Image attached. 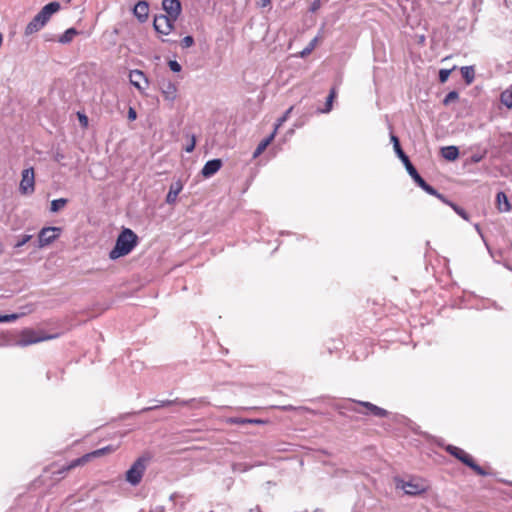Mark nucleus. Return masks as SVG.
I'll use <instances>...</instances> for the list:
<instances>
[{
	"label": "nucleus",
	"mask_w": 512,
	"mask_h": 512,
	"mask_svg": "<svg viewBox=\"0 0 512 512\" xmlns=\"http://www.w3.org/2000/svg\"><path fill=\"white\" fill-rule=\"evenodd\" d=\"M335 409L341 416L354 418L353 414H363L367 416H374L378 418H385L389 412L368 401H356L353 399H346L335 405Z\"/></svg>",
	"instance_id": "1"
},
{
	"label": "nucleus",
	"mask_w": 512,
	"mask_h": 512,
	"mask_svg": "<svg viewBox=\"0 0 512 512\" xmlns=\"http://www.w3.org/2000/svg\"><path fill=\"white\" fill-rule=\"evenodd\" d=\"M138 244L137 234L130 228H123L116 238L112 250L109 252V258L116 260L128 255Z\"/></svg>",
	"instance_id": "2"
},
{
	"label": "nucleus",
	"mask_w": 512,
	"mask_h": 512,
	"mask_svg": "<svg viewBox=\"0 0 512 512\" xmlns=\"http://www.w3.org/2000/svg\"><path fill=\"white\" fill-rule=\"evenodd\" d=\"M60 3L52 1L46 4L27 24L25 28V34L31 35L41 30L45 24L49 21L50 17L60 10Z\"/></svg>",
	"instance_id": "3"
},
{
	"label": "nucleus",
	"mask_w": 512,
	"mask_h": 512,
	"mask_svg": "<svg viewBox=\"0 0 512 512\" xmlns=\"http://www.w3.org/2000/svg\"><path fill=\"white\" fill-rule=\"evenodd\" d=\"M114 451V448L110 445L105 446L103 448L94 450L92 452L86 453L83 456L74 459L70 461L66 466L61 467L59 470L53 472L54 475H58L60 477H63L69 470L84 465L88 461H90L93 458L100 457L102 455H105L106 453Z\"/></svg>",
	"instance_id": "4"
},
{
	"label": "nucleus",
	"mask_w": 512,
	"mask_h": 512,
	"mask_svg": "<svg viewBox=\"0 0 512 512\" xmlns=\"http://www.w3.org/2000/svg\"><path fill=\"white\" fill-rule=\"evenodd\" d=\"M150 457L142 455L138 457L133 464L130 466V468L125 473V480L131 485V486H137L140 484L143 475L147 469L148 463H149Z\"/></svg>",
	"instance_id": "5"
},
{
	"label": "nucleus",
	"mask_w": 512,
	"mask_h": 512,
	"mask_svg": "<svg viewBox=\"0 0 512 512\" xmlns=\"http://www.w3.org/2000/svg\"><path fill=\"white\" fill-rule=\"evenodd\" d=\"M445 450L451 456L455 457L461 463H463L464 465L469 467L471 470H473L477 475H480V476L489 475V473L487 471H485L480 465H478L474 461L473 457L470 454L466 453L463 449L449 444L445 447Z\"/></svg>",
	"instance_id": "6"
},
{
	"label": "nucleus",
	"mask_w": 512,
	"mask_h": 512,
	"mask_svg": "<svg viewBox=\"0 0 512 512\" xmlns=\"http://www.w3.org/2000/svg\"><path fill=\"white\" fill-rule=\"evenodd\" d=\"M390 128V141L393 144V149L397 157L401 160L403 165L405 166L407 173L409 176L414 179L417 175H419L417 169L414 167V165L411 163L408 155L403 151L399 138L393 133L392 126H389Z\"/></svg>",
	"instance_id": "7"
},
{
	"label": "nucleus",
	"mask_w": 512,
	"mask_h": 512,
	"mask_svg": "<svg viewBox=\"0 0 512 512\" xmlns=\"http://www.w3.org/2000/svg\"><path fill=\"white\" fill-rule=\"evenodd\" d=\"M62 233L61 227L56 226H48L43 227L38 233V239L34 243V246L38 249L44 248L50 244H52L55 240H57Z\"/></svg>",
	"instance_id": "8"
},
{
	"label": "nucleus",
	"mask_w": 512,
	"mask_h": 512,
	"mask_svg": "<svg viewBox=\"0 0 512 512\" xmlns=\"http://www.w3.org/2000/svg\"><path fill=\"white\" fill-rule=\"evenodd\" d=\"M19 191L22 195H31L35 191V174L33 167L26 168L22 171Z\"/></svg>",
	"instance_id": "9"
},
{
	"label": "nucleus",
	"mask_w": 512,
	"mask_h": 512,
	"mask_svg": "<svg viewBox=\"0 0 512 512\" xmlns=\"http://www.w3.org/2000/svg\"><path fill=\"white\" fill-rule=\"evenodd\" d=\"M175 21L164 14L156 15L153 20L154 30L160 35H168L174 29Z\"/></svg>",
	"instance_id": "10"
},
{
	"label": "nucleus",
	"mask_w": 512,
	"mask_h": 512,
	"mask_svg": "<svg viewBox=\"0 0 512 512\" xmlns=\"http://www.w3.org/2000/svg\"><path fill=\"white\" fill-rule=\"evenodd\" d=\"M396 487L401 488L405 492V494L411 496L419 495L426 491V488L422 484L400 479H397Z\"/></svg>",
	"instance_id": "11"
},
{
	"label": "nucleus",
	"mask_w": 512,
	"mask_h": 512,
	"mask_svg": "<svg viewBox=\"0 0 512 512\" xmlns=\"http://www.w3.org/2000/svg\"><path fill=\"white\" fill-rule=\"evenodd\" d=\"M162 8L166 12V16L177 20L182 11L180 0H163Z\"/></svg>",
	"instance_id": "12"
},
{
	"label": "nucleus",
	"mask_w": 512,
	"mask_h": 512,
	"mask_svg": "<svg viewBox=\"0 0 512 512\" xmlns=\"http://www.w3.org/2000/svg\"><path fill=\"white\" fill-rule=\"evenodd\" d=\"M130 83L139 91H143L148 87V79L141 70H132L129 74Z\"/></svg>",
	"instance_id": "13"
},
{
	"label": "nucleus",
	"mask_w": 512,
	"mask_h": 512,
	"mask_svg": "<svg viewBox=\"0 0 512 512\" xmlns=\"http://www.w3.org/2000/svg\"><path fill=\"white\" fill-rule=\"evenodd\" d=\"M222 164V160L219 158L208 160L201 170L202 176L205 178L212 177L221 169Z\"/></svg>",
	"instance_id": "14"
},
{
	"label": "nucleus",
	"mask_w": 512,
	"mask_h": 512,
	"mask_svg": "<svg viewBox=\"0 0 512 512\" xmlns=\"http://www.w3.org/2000/svg\"><path fill=\"white\" fill-rule=\"evenodd\" d=\"M171 406L172 405H179V406H189L191 408H200L202 406H205L208 404V401L206 398H191L188 400H181L179 398H175L173 400H170Z\"/></svg>",
	"instance_id": "15"
},
{
	"label": "nucleus",
	"mask_w": 512,
	"mask_h": 512,
	"mask_svg": "<svg viewBox=\"0 0 512 512\" xmlns=\"http://www.w3.org/2000/svg\"><path fill=\"white\" fill-rule=\"evenodd\" d=\"M134 16L139 22L144 23L148 19L149 4L147 1L141 0L137 2L133 9Z\"/></svg>",
	"instance_id": "16"
},
{
	"label": "nucleus",
	"mask_w": 512,
	"mask_h": 512,
	"mask_svg": "<svg viewBox=\"0 0 512 512\" xmlns=\"http://www.w3.org/2000/svg\"><path fill=\"white\" fill-rule=\"evenodd\" d=\"M269 421L266 419L260 418H242V417H230L227 420V423L234 425H245V424H255V425H265Z\"/></svg>",
	"instance_id": "17"
},
{
	"label": "nucleus",
	"mask_w": 512,
	"mask_h": 512,
	"mask_svg": "<svg viewBox=\"0 0 512 512\" xmlns=\"http://www.w3.org/2000/svg\"><path fill=\"white\" fill-rule=\"evenodd\" d=\"M182 189H183V186H182L181 182H179V181L171 184L168 194L166 196V203L174 204Z\"/></svg>",
	"instance_id": "18"
},
{
	"label": "nucleus",
	"mask_w": 512,
	"mask_h": 512,
	"mask_svg": "<svg viewBox=\"0 0 512 512\" xmlns=\"http://www.w3.org/2000/svg\"><path fill=\"white\" fill-rule=\"evenodd\" d=\"M275 135H276V129H274L270 135H268L267 137H265L264 139L261 140V142L258 144L255 151L253 152V158H257L263 153V151L273 141V139L275 138Z\"/></svg>",
	"instance_id": "19"
},
{
	"label": "nucleus",
	"mask_w": 512,
	"mask_h": 512,
	"mask_svg": "<svg viewBox=\"0 0 512 512\" xmlns=\"http://www.w3.org/2000/svg\"><path fill=\"white\" fill-rule=\"evenodd\" d=\"M441 156L447 161H455L459 157V149L454 145L442 147Z\"/></svg>",
	"instance_id": "20"
},
{
	"label": "nucleus",
	"mask_w": 512,
	"mask_h": 512,
	"mask_svg": "<svg viewBox=\"0 0 512 512\" xmlns=\"http://www.w3.org/2000/svg\"><path fill=\"white\" fill-rule=\"evenodd\" d=\"M496 202L500 212H509L511 210V204L503 191L497 193Z\"/></svg>",
	"instance_id": "21"
},
{
	"label": "nucleus",
	"mask_w": 512,
	"mask_h": 512,
	"mask_svg": "<svg viewBox=\"0 0 512 512\" xmlns=\"http://www.w3.org/2000/svg\"><path fill=\"white\" fill-rule=\"evenodd\" d=\"M413 181L421 188L423 189L427 194L429 195H437V190L431 186L430 184H428L423 178L422 176L419 174L417 175Z\"/></svg>",
	"instance_id": "22"
},
{
	"label": "nucleus",
	"mask_w": 512,
	"mask_h": 512,
	"mask_svg": "<svg viewBox=\"0 0 512 512\" xmlns=\"http://www.w3.org/2000/svg\"><path fill=\"white\" fill-rule=\"evenodd\" d=\"M161 89L166 99L174 100L176 98L177 88L176 85L171 81L163 83Z\"/></svg>",
	"instance_id": "23"
},
{
	"label": "nucleus",
	"mask_w": 512,
	"mask_h": 512,
	"mask_svg": "<svg viewBox=\"0 0 512 512\" xmlns=\"http://www.w3.org/2000/svg\"><path fill=\"white\" fill-rule=\"evenodd\" d=\"M79 34V31L75 29L74 27L68 28L58 39L59 43L61 44H68L70 43L73 38Z\"/></svg>",
	"instance_id": "24"
},
{
	"label": "nucleus",
	"mask_w": 512,
	"mask_h": 512,
	"mask_svg": "<svg viewBox=\"0 0 512 512\" xmlns=\"http://www.w3.org/2000/svg\"><path fill=\"white\" fill-rule=\"evenodd\" d=\"M461 75L465 80L466 84H471L475 79V70L473 66L461 67Z\"/></svg>",
	"instance_id": "25"
},
{
	"label": "nucleus",
	"mask_w": 512,
	"mask_h": 512,
	"mask_svg": "<svg viewBox=\"0 0 512 512\" xmlns=\"http://www.w3.org/2000/svg\"><path fill=\"white\" fill-rule=\"evenodd\" d=\"M63 374L64 370L62 368H54L47 371L46 378L48 381L55 380L56 382H59L62 380Z\"/></svg>",
	"instance_id": "26"
},
{
	"label": "nucleus",
	"mask_w": 512,
	"mask_h": 512,
	"mask_svg": "<svg viewBox=\"0 0 512 512\" xmlns=\"http://www.w3.org/2000/svg\"><path fill=\"white\" fill-rule=\"evenodd\" d=\"M500 101L508 109L512 108V86L500 94Z\"/></svg>",
	"instance_id": "27"
},
{
	"label": "nucleus",
	"mask_w": 512,
	"mask_h": 512,
	"mask_svg": "<svg viewBox=\"0 0 512 512\" xmlns=\"http://www.w3.org/2000/svg\"><path fill=\"white\" fill-rule=\"evenodd\" d=\"M335 97H336V88L333 87L329 91V94H328V96L326 98V102H325L324 108L320 109L321 113H329L332 110V104H333V100L335 99Z\"/></svg>",
	"instance_id": "28"
},
{
	"label": "nucleus",
	"mask_w": 512,
	"mask_h": 512,
	"mask_svg": "<svg viewBox=\"0 0 512 512\" xmlns=\"http://www.w3.org/2000/svg\"><path fill=\"white\" fill-rule=\"evenodd\" d=\"M320 39V33L315 36L309 44L300 52V57L304 58L311 54V52L315 49Z\"/></svg>",
	"instance_id": "29"
},
{
	"label": "nucleus",
	"mask_w": 512,
	"mask_h": 512,
	"mask_svg": "<svg viewBox=\"0 0 512 512\" xmlns=\"http://www.w3.org/2000/svg\"><path fill=\"white\" fill-rule=\"evenodd\" d=\"M68 203V199L66 198H58L51 201L50 211L52 213H57L60 211L66 204Z\"/></svg>",
	"instance_id": "30"
},
{
	"label": "nucleus",
	"mask_w": 512,
	"mask_h": 512,
	"mask_svg": "<svg viewBox=\"0 0 512 512\" xmlns=\"http://www.w3.org/2000/svg\"><path fill=\"white\" fill-rule=\"evenodd\" d=\"M155 402H156V404H154L152 406H149V407H145L140 412L141 413H145V412H148V411L157 410L159 408L171 406L170 400H155Z\"/></svg>",
	"instance_id": "31"
},
{
	"label": "nucleus",
	"mask_w": 512,
	"mask_h": 512,
	"mask_svg": "<svg viewBox=\"0 0 512 512\" xmlns=\"http://www.w3.org/2000/svg\"><path fill=\"white\" fill-rule=\"evenodd\" d=\"M31 234H24L18 237L17 242L14 244V249H19L20 247L24 246L26 243H28L32 239Z\"/></svg>",
	"instance_id": "32"
},
{
	"label": "nucleus",
	"mask_w": 512,
	"mask_h": 512,
	"mask_svg": "<svg viewBox=\"0 0 512 512\" xmlns=\"http://www.w3.org/2000/svg\"><path fill=\"white\" fill-rule=\"evenodd\" d=\"M451 208L456 212V214H458L461 218H463L464 220H469V214L467 213V211L462 208L461 206L455 204V203H451Z\"/></svg>",
	"instance_id": "33"
},
{
	"label": "nucleus",
	"mask_w": 512,
	"mask_h": 512,
	"mask_svg": "<svg viewBox=\"0 0 512 512\" xmlns=\"http://www.w3.org/2000/svg\"><path fill=\"white\" fill-rule=\"evenodd\" d=\"M459 98V93L456 90L450 91L443 99V105L447 106Z\"/></svg>",
	"instance_id": "34"
},
{
	"label": "nucleus",
	"mask_w": 512,
	"mask_h": 512,
	"mask_svg": "<svg viewBox=\"0 0 512 512\" xmlns=\"http://www.w3.org/2000/svg\"><path fill=\"white\" fill-rule=\"evenodd\" d=\"M292 110H293V107L288 108V109L284 112V114H283L280 118H278V120H277V122H276V124H275V127H274V129H276V131L278 130V128H279V127H280V126H281L285 121H287V119L289 118L290 113L292 112Z\"/></svg>",
	"instance_id": "35"
},
{
	"label": "nucleus",
	"mask_w": 512,
	"mask_h": 512,
	"mask_svg": "<svg viewBox=\"0 0 512 512\" xmlns=\"http://www.w3.org/2000/svg\"><path fill=\"white\" fill-rule=\"evenodd\" d=\"M450 74H451V70L450 69H441L439 71V82L440 83L447 82V80L449 79Z\"/></svg>",
	"instance_id": "36"
},
{
	"label": "nucleus",
	"mask_w": 512,
	"mask_h": 512,
	"mask_svg": "<svg viewBox=\"0 0 512 512\" xmlns=\"http://www.w3.org/2000/svg\"><path fill=\"white\" fill-rule=\"evenodd\" d=\"M181 47L182 48H189L191 47L193 44H194V38L193 36L191 35H187L185 36L182 40H181Z\"/></svg>",
	"instance_id": "37"
},
{
	"label": "nucleus",
	"mask_w": 512,
	"mask_h": 512,
	"mask_svg": "<svg viewBox=\"0 0 512 512\" xmlns=\"http://www.w3.org/2000/svg\"><path fill=\"white\" fill-rule=\"evenodd\" d=\"M18 318L17 314H4L0 315V323L11 322Z\"/></svg>",
	"instance_id": "38"
},
{
	"label": "nucleus",
	"mask_w": 512,
	"mask_h": 512,
	"mask_svg": "<svg viewBox=\"0 0 512 512\" xmlns=\"http://www.w3.org/2000/svg\"><path fill=\"white\" fill-rule=\"evenodd\" d=\"M168 66H169L170 70L175 73L180 72L182 69L181 65L176 60H170L168 62Z\"/></svg>",
	"instance_id": "39"
},
{
	"label": "nucleus",
	"mask_w": 512,
	"mask_h": 512,
	"mask_svg": "<svg viewBox=\"0 0 512 512\" xmlns=\"http://www.w3.org/2000/svg\"><path fill=\"white\" fill-rule=\"evenodd\" d=\"M474 227H475L476 231L479 233V235L481 236V238H482L483 240H485V239H484V235H483V233H482V230H481L480 225H479V224H475V225H474ZM484 243H485V246H486V248H487L488 252L490 253V255H491L492 257H494V254H493V252H492L491 248L489 247L488 243H487L486 241H484Z\"/></svg>",
	"instance_id": "40"
},
{
	"label": "nucleus",
	"mask_w": 512,
	"mask_h": 512,
	"mask_svg": "<svg viewBox=\"0 0 512 512\" xmlns=\"http://www.w3.org/2000/svg\"><path fill=\"white\" fill-rule=\"evenodd\" d=\"M77 116H78L80 125L82 127H87L88 126V117L84 113H81V112H78Z\"/></svg>",
	"instance_id": "41"
},
{
	"label": "nucleus",
	"mask_w": 512,
	"mask_h": 512,
	"mask_svg": "<svg viewBox=\"0 0 512 512\" xmlns=\"http://www.w3.org/2000/svg\"><path fill=\"white\" fill-rule=\"evenodd\" d=\"M434 196L437 197L443 203H445L451 207V203H453V202L448 200L443 194H441L437 191V195H434Z\"/></svg>",
	"instance_id": "42"
},
{
	"label": "nucleus",
	"mask_w": 512,
	"mask_h": 512,
	"mask_svg": "<svg viewBox=\"0 0 512 512\" xmlns=\"http://www.w3.org/2000/svg\"><path fill=\"white\" fill-rule=\"evenodd\" d=\"M434 196L437 197L443 203H445L451 207V203H453V202L448 200L443 194H441L437 191V195H434Z\"/></svg>",
	"instance_id": "43"
},
{
	"label": "nucleus",
	"mask_w": 512,
	"mask_h": 512,
	"mask_svg": "<svg viewBox=\"0 0 512 512\" xmlns=\"http://www.w3.org/2000/svg\"><path fill=\"white\" fill-rule=\"evenodd\" d=\"M64 158H65V155L60 151H56L53 156V159L58 163H61L64 160Z\"/></svg>",
	"instance_id": "44"
},
{
	"label": "nucleus",
	"mask_w": 512,
	"mask_h": 512,
	"mask_svg": "<svg viewBox=\"0 0 512 512\" xmlns=\"http://www.w3.org/2000/svg\"><path fill=\"white\" fill-rule=\"evenodd\" d=\"M137 118V113L134 108L130 107L128 110V119L134 121Z\"/></svg>",
	"instance_id": "45"
},
{
	"label": "nucleus",
	"mask_w": 512,
	"mask_h": 512,
	"mask_svg": "<svg viewBox=\"0 0 512 512\" xmlns=\"http://www.w3.org/2000/svg\"><path fill=\"white\" fill-rule=\"evenodd\" d=\"M484 158L483 154H473L471 156V162L473 163H479Z\"/></svg>",
	"instance_id": "46"
},
{
	"label": "nucleus",
	"mask_w": 512,
	"mask_h": 512,
	"mask_svg": "<svg viewBox=\"0 0 512 512\" xmlns=\"http://www.w3.org/2000/svg\"><path fill=\"white\" fill-rule=\"evenodd\" d=\"M194 148H195V137H194V136H192L191 143H190V144H188V146L185 148V151H186L187 153H190V152H192V151L194 150Z\"/></svg>",
	"instance_id": "47"
},
{
	"label": "nucleus",
	"mask_w": 512,
	"mask_h": 512,
	"mask_svg": "<svg viewBox=\"0 0 512 512\" xmlns=\"http://www.w3.org/2000/svg\"><path fill=\"white\" fill-rule=\"evenodd\" d=\"M258 7L264 8L271 5V0H258L257 1Z\"/></svg>",
	"instance_id": "48"
},
{
	"label": "nucleus",
	"mask_w": 512,
	"mask_h": 512,
	"mask_svg": "<svg viewBox=\"0 0 512 512\" xmlns=\"http://www.w3.org/2000/svg\"><path fill=\"white\" fill-rule=\"evenodd\" d=\"M319 7H320V0H315V1L312 3V5H311L310 10H311L312 12H315L317 9H319Z\"/></svg>",
	"instance_id": "49"
},
{
	"label": "nucleus",
	"mask_w": 512,
	"mask_h": 512,
	"mask_svg": "<svg viewBox=\"0 0 512 512\" xmlns=\"http://www.w3.org/2000/svg\"><path fill=\"white\" fill-rule=\"evenodd\" d=\"M40 339H23L21 340V343L23 345H29L38 342Z\"/></svg>",
	"instance_id": "50"
},
{
	"label": "nucleus",
	"mask_w": 512,
	"mask_h": 512,
	"mask_svg": "<svg viewBox=\"0 0 512 512\" xmlns=\"http://www.w3.org/2000/svg\"><path fill=\"white\" fill-rule=\"evenodd\" d=\"M280 408H281V410H283V411H293V410H295V409H296V408H295L294 406H292V405H285V406H282V407H280Z\"/></svg>",
	"instance_id": "51"
},
{
	"label": "nucleus",
	"mask_w": 512,
	"mask_h": 512,
	"mask_svg": "<svg viewBox=\"0 0 512 512\" xmlns=\"http://www.w3.org/2000/svg\"><path fill=\"white\" fill-rule=\"evenodd\" d=\"M248 512H262V509L259 505H257L254 508L249 509Z\"/></svg>",
	"instance_id": "52"
},
{
	"label": "nucleus",
	"mask_w": 512,
	"mask_h": 512,
	"mask_svg": "<svg viewBox=\"0 0 512 512\" xmlns=\"http://www.w3.org/2000/svg\"><path fill=\"white\" fill-rule=\"evenodd\" d=\"M503 266H504L506 269H508L509 271H512V266H511L509 263L504 262V263H503Z\"/></svg>",
	"instance_id": "53"
},
{
	"label": "nucleus",
	"mask_w": 512,
	"mask_h": 512,
	"mask_svg": "<svg viewBox=\"0 0 512 512\" xmlns=\"http://www.w3.org/2000/svg\"><path fill=\"white\" fill-rule=\"evenodd\" d=\"M313 512H324V511L320 508H316Z\"/></svg>",
	"instance_id": "54"
},
{
	"label": "nucleus",
	"mask_w": 512,
	"mask_h": 512,
	"mask_svg": "<svg viewBox=\"0 0 512 512\" xmlns=\"http://www.w3.org/2000/svg\"><path fill=\"white\" fill-rule=\"evenodd\" d=\"M162 41H163V42H168V43H170V42H171V41H170V40H168V39H162Z\"/></svg>",
	"instance_id": "55"
},
{
	"label": "nucleus",
	"mask_w": 512,
	"mask_h": 512,
	"mask_svg": "<svg viewBox=\"0 0 512 512\" xmlns=\"http://www.w3.org/2000/svg\"><path fill=\"white\" fill-rule=\"evenodd\" d=\"M0 253H2V249H0Z\"/></svg>",
	"instance_id": "56"
},
{
	"label": "nucleus",
	"mask_w": 512,
	"mask_h": 512,
	"mask_svg": "<svg viewBox=\"0 0 512 512\" xmlns=\"http://www.w3.org/2000/svg\"><path fill=\"white\" fill-rule=\"evenodd\" d=\"M71 0H67V2H70Z\"/></svg>",
	"instance_id": "57"
}]
</instances>
